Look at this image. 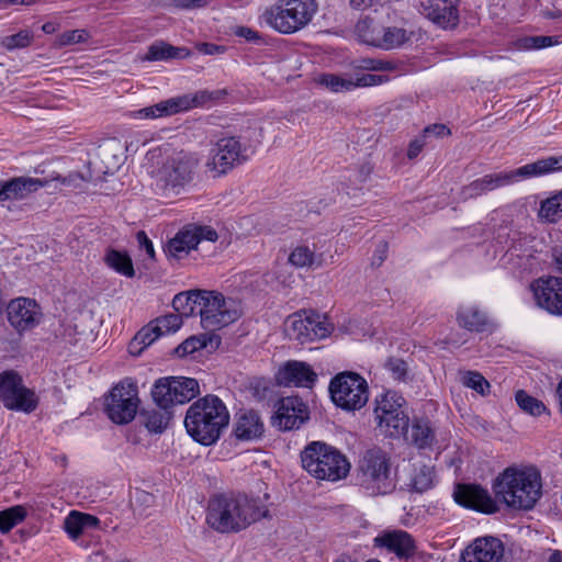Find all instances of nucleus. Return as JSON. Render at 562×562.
<instances>
[{
    "instance_id": "nucleus-4",
    "label": "nucleus",
    "mask_w": 562,
    "mask_h": 562,
    "mask_svg": "<svg viewBox=\"0 0 562 562\" xmlns=\"http://www.w3.org/2000/svg\"><path fill=\"white\" fill-rule=\"evenodd\" d=\"M228 423V409L223 401L215 395L199 398L188 408L184 418L188 434L203 446L216 442Z\"/></svg>"
},
{
    "instance_id": "nucleus-17",
    "label": "nucleus",
    "mask_w": 562,
    "mask_h": 562,
    "mask_svg": "<svg viewBox=\"0 0 562 562\" xmlns=\"http://www.w3.org/2000/svg\"><path fill=\"white\" fill-rule=\"evenodd\" d=\"M7 319L10 326L22 336L42 323L43 312L35 300L21 296L9 302Z\"/></svg>"
},
{
    "instance_id": "nucleus-46",
    "label": "nucleus",
    "mask_w": 562,
    "mask_h": 562,
    "mask_svg": "<svg viewBox=\"0 0 562 562\" xmlns=\"http://www.w3.org/2000/svg\"><path fill=\"white\" fill-rule=\"evenodd\" d=\"M32 41L33 34L27 30H23L16 34L4 36L1 40V45L8 50H13L30 46Z\"/></svg>"
},
{
    "instance_id": "nucleus-38",
    "label": "nucleus",
    "mask_w": 562,
    "mask_h": 562,
    "mask_svg": "<svg viewBox=\"0 0 562 562\" xmlns=\"http://www.w3.org/2000/svg\"><path fill=\"white\" fill-rule=\"evenodd\" d=\"M515 400L519 408L531 416H540L547 412V406L540 400L524 390L516 392Z\"/></svg>"
},
{
    "instance_id": "nucleus-41",
    "label": "nucleus",
    "mask_w": 562,
    "mask_h": 562,
    "mask_svg": "<svg viewBox=\"0 0 562 562\" xmlns=\"http://www.w3.org/2000/svg\"><path fill=\"white\" fill-rule=\"evenodd\" d=\"M380 27L372 20L363 19L356 24V33L362 43L378 47Z\"/></svg>"
},
{
    "instance_id": "nucleus-23",
    "label": "nucleus",
    "mask_w": 562,
    "mask_h": 562,
    "mask_svg": "<svg viewBox=\"0 0 562 562\" xmlns=\"http://www.w3.org/2000/svg\"><path fill=\"white\" fill-rule=\"evenodd\" d=\"M317 374L310 364L301 361H289L279 370L278 381L285 386L312 387Z\"/></svg>"
},
{
    "instance_id": "nucleus-32",
    "label": "nucleus",
    "mask_w": 562,
    "mask_h": 562,
    "mask_svg": "<svg viewBox=\"0 0 562 562\" xmlns=\"http://www.w3.org/2000/svg\"><path fill=\"white\" fill-rule=\"evenodd\" d=\"M106 265L127 278H132L135 274L133 262L131 257L126 252H122L115 249L108 250L105 255Z\"/></svg>"
},
{
    "instance_id": "nucleus-11",
    "label": "nucleus",
    "mask_w": 562,
    "mask_h": 562,
    "mask_svg": "<svg viewBox=\"0 0 562 562\" xmlns=\"http://www.w3.org/2000/svg\"><path fill=\"white\" fill-rule=\"evenodd\" d=\"M405 400L395 391H386L374 400V418L381 432L397 437L408 427V416L403 406Z\"/></svg>"
},
{
    "instance_id": "nucleus-42",
    "label": "nucleus",
    "mask_w": 562,
    "mask_h": 562,
    "mask_svg": "<svg viewBox=\"0 0 562 562\" xmlns=\"http://www.w3.org/2000/svg\"><path fill=\"white\" fill-rule=\"evenodd\" d=\"M172 417L169 408L153 409L146 413L145 426L149 431L162 432Z\"/></svg>"
},
{
    "instance_id": "nucleus-25",
    "label": "nucleus",
    "mask_w": 562,
    "mask_h": 562,
    "mask_svg": "<svg viewBox=\"0 0 562 562\" xmlns=\"http://www.w3.org/2000/svg\"><path fill=\"white\" fill-rule=\"evenodd\" d=\"M234 431L238 439L255 440L263 435L265 425L256 411H240L236 415Z\"/></svg>"
},
{
    "instance_id": "nucleus-6",
    "label": "nucleus",
    "mask_w": 562,
    "mask_h": 562,
    "mask_svg": "<svg viewBox=\"0 0 562 562\" xmlns=\"http://www.w3.org/2000/svg\"><path fill=\"white\" fill-rule=\"evenodd\" d=\"M301 462L312 476L331 482L346 477L350 470V463L339 450L321 441L306 446Z\"/></svg>"
},
{
    "instance_id": "nucleus-13",
    "label": "nucleus",
    "mask_w": 562,
    "mask_h": 562,
    "mask_svg": "<svg viewBox=\"0 0 562 562\" xmlns=\"http://www.w3.org/2000/svg\"><path fill=\"white\" fill-rule=\"evenodd\" d=\"M200 393L195 379L168 376L159 379L151 391L155 403L160 408H170L176 404L190 402Z\"/></svg>"
},
{
    "instance_id": "nucleus-54",
    "label": "nucleus",
    "mask_w": 562,
    "mask_h": 562,
    "mask_svg": "<svg viewBox=\"0 0 562 562\" xmlns=\"http://www.w3.org/2000/svg\"><path fill=\"white\" fill-rule=\"evenodd\" d=\"M385 368L392 373L394 379H402L406 374L407 368L405 361L398 358H390L385 362Z\"/></svg>"
},
{
    "instance_id": "nucleus-57",
    "label": "nucleus",
    "mask_w": 562,
    "mask_h": 562,
    "mask_svg": "<svg viewBox=\"0 0 562 562\" xmlns=\"http://www.w3.org/2000/svg\"><path fill=\"white\" fill-rule=\"evenodd\" d=\"M53 180L58 181L65 187L79 188L83 181V177L80 173H69L66 177L56 176Z\"/></svg>"
},
{
    "instance_id": "nucleus-45",
    "label": "nucleus",
    "mask_w": 562,
    "mask_h": 562,
    "mask_svg": "<svg viewBox=\"0 0 562 562\" xmlns=\"http://www.w3.org/2000/svg\"><path fill=\"white\" fill-rule=\"evenodd\" d=\"M315 260L314 251L307 246H297L289 257V261L297 268H311Z\"/></svg>"
},
{
    "instance_id": "nucleus-2",
    "label": "nucleus",
    "mask_w": 562,
    "mask_h": 562,
    "mask_svg": "<svg viewBox=\"0 0 562 562\" xmlns=\"http://www.w3.org/2000/svg\"><path fill=\"white\" fill-rule=\"evenodd\" d=\"M269 510L259 499L244 495L216 496L207 508V525L222 533L238 532L257 520L267 517Z\"/></svg>"
},
{
    "instance_id": "nucleus-8",
    "label": "nucleus",
    "mask_w": 562,
    "mask_h": 562,
    "mask_svg": "<svg viewBox=\"0 0 562 562\" xmlns=\"http://www.w3.org/2000/svg\"><path fill=\"white\" fill-rule=\"evenodd\" d=\"M362 485L370 495H385L395 490L396 475L390 457L380 448L368 450L361 461Z\"/></svg>"
},
{
    "instance_id": "nucleus-61",
    "label": "nucleus",
    "mask_w": 562,
    "mask_h": 562,
    "mask_svg": "<svg viewBox=\"0 0 562 562\" xmlns=\"http://www.w3.org/2000/svg\"><path fill=\"white\" fill-rule=\"evenodd\" d=\"M431 485V476L429 474H425L424 472L420 475H416L414 477V487L423 492L429 488Z\"/></svg>"
},
{
    "instance_id": "nucleus-39",
    "label": "nucleus",
    "mask_w": 562,
    "mask_h": 562,
    "mask_svg": "<svg viewBox=\"0 0 562 562\" xmlns=\"http://www.w3.org/2000/svg\"><path fill=\"white\" fill-rule=\"evenodd\" d=\"M183 48L173 47L166 43H155L149 46L148 52L146 54L147 60H167L172 58H181L184 55Z\"/></svg>"
},
{
    "instance_id": "nucleus-29",
    "label": "nucleus",
    "mask_w": 562,
    "mask_h": 562,
    "mask_svg": "<svg viewBox=\"0 0 562 562\" xmlns=\"http://www.w3.org/2000/svg\"><path fill=\"white\" fill-rule=\"evenodd\" d=\"M510 269L521 273H531L539 267V261L532 250L522 249L521 245H514L505 255Z\"/></svg>"
},
{
    "instance_id": "nucleus-7",
    "label": "nucleus",
    "mask_w": 562,
    "mask_h": 562,
    "mask_svg": "<svg viewBox=\"0 0 562 562\" xmlns=\"http://www.w3.org/2000/svg\"><path fill=\"white\" fill-rule=\"evenodd\" d=\"M317 11L315 0H276L261 14L262 21L282 34H293L306 26Z\"/></svg>"
},
{
    "instance_id": "nucleus-56",
    "label": "nucleus",
    "mask_w": 562,
    "mask_h": 562,
    "mask_svg": "<svg viewBox=\"0 0 562 562\" xmlns=\"http://www.w3.org/2000/svg\"><path fill=\"white\" fill-rule=\"evenodd\" d=\"M234 34L250 43H259L261 41V35L257 31L247 26H236Z\"/></svg>"
},
{
    "instance_id": "nucleus-35",
    "label": "nucleus",
    "mask_w": 562,
    "mask_h": 562,
    "mask_svg": "<svg viewBox=\"0 0 562 562\" xmlns=\"http://www.w3.org/2000/svg\"><path fill=\"white\" fill-rule=\"evenodd\" d=\"M408 40L407 33L402 27H380L378 47L393 49Z\"/></svg>"
},
{
    "instance_id": "nucleus-22",
    "label": "nucleus",
    "mask_w": 562,
    "mask_h": 562,
    "mask_svg": "<svg viewBox=\"0 0 562 562\" xmlns=\"http://www.w3.org/2000/svg\"><path fill=\"white\" fill-rule=\"evenodd\" d=\"M374 546L385 548L400 559H411L416 553L414 538L404 530H386L374 538Z\"/></svg>"
},
{
    "instance_id": "nucleus-48",
    "label": "nucleus",
    "mask_w": 562,
    "mask_h": 562,
    "mask_svg": "<svg viewBox=\"0 0 562 562\" xmlns=\"http://www.w3.org/2000/svg\"><path fill=\"white\" fill-rule=\"evenodd\" d=\"M90 38V34L87 30H71L59 34L56 38V45L58 47L86 43Z\"/></svg>"
},
{
    "instance_id": "nucleus-3",
    "label": "nucleus",
    "mask_w": 562,
    "mask_h": 562,
    "mask_svg": "<svg viewBox=\"0 0 562 562\" xmlns=\"http://www.w3.org/2000/svg\"><path fill=\"white\" fill-rule=\"evenodd\" d=\"M148 173L155 180L156 186L167 193H180L189 184L200 165V157L191 151H170L154 149L148 153Z\"/></svg>"
},
{
    "instance_id": "nucleus-5",
    "label": "nucleus",
    "mask_w": 562,
    "mask_h": 562,
    "mask_svg": "<svg viewBox=\"0 0 562 562\" xmlns=\"http://www.w3.org/2000/svg\"><path fill=\"white\" fill-rule=\"evenodd\" d=\"M560 169H562V156H552L527 164L514 170L488 173L462 187L460 199L462 201L475 199L496 189L510 186L519 180L542 176Z\"/></svg>"
},
{
    "instance_id": "nucleus-59",
    "label": "nucleus",
    "mask_w": 562,
    "mask_h": 562,
    "mask_svg": "<svg viewBox=\"0 0 562 562\" xmlns=\"http://www.w3.org/2000/svg\"><path fill=\"white\" fill-rule=\"evenodd\" d=\"M136 239L138 241V245L142 249L146 251V254L150 257H155V250L151 240L148 238L145 232L139 231L136 234Z\"/></svg>"
},
{
    "instance_id": "nucleus-27",
    "label": "nucleus",
    "mask_w": 562,
    "mask_h": 562,
    "mask_svg": "<svg viewBox=\"0 0 562 562\" xmlns=\"http://www.w3.org/2000/svg\"><path fill=\"white\" fill-rule=\"evenodd\" d=\"M459 326L470 330L482 333L490 326L487 315L475 305H462L457 312Z\"/></svg>"
},
{
    "instance_id": "nucleus-1",
    "label": "nucleus",
    "mask_w": 562,
    "mask_h": 562,
    "mask_svg": "<svg viewBox=\"0 0 562 562\" xmlns=\"http://www.w3.org/2000/svg\"><path fill=\"white\" fill-rule=\"evenodd\" d=\"M495 498L475 484L458 485L454 501L467 508L484 514L498 512L497 501L516 510H530L542 494V479L535 467H508L493 482Z\"/></svg>"
},
{
    "instance_id": "nucleus-53",
    "label": "nucleus",
    "mask_w": 562,
    "mask_h": 562,
    "mask_svg": "<svg viewBox=\"0 0 562 562\" xmlns=\"http://www.w3.org/2000/svg\"><path fill=\"white\" fill-rule=\"evenodd\" d=\"M389 81V77L386 75H356L353 77L355 89L360 87H374Z\"/></svg>"
},
{
    "instance_id": "nucleus-31",
    "label": "nucleus",
    "mask_w": 562,
    "mask_h": 562,
    "mask_svg": "<svg viewBox=\"0 0 562 562\" xmlns=\"http://www.w3.org/2000/svg\"><path fill=\"white\" fill-rule=\"evenodd\" d=\"M202 290H191L178 293L172 300V306L179 315L189 316L196 312Z\"/></svg>"
},
{
    "instance_id": "nucleus-20",
    "label": "nucleus",
    "mask_w": 562,
    "mask_h": 562,
    "mask_svg": "<svg viewBox=\"0 0 562 562\" xmlns=\"http://www.w3.org/2000/svg\"><path fill=\"white\" fill-rule=\"evenodd\" d=\"M308 419V408L297 396L281 398L277 406L273 424L282 430L300 428Z\"/></svg>"
},
{
    "instance_id": "nucleus-49",
    "label": "nucleus",
    "mask_w": 562,
    "mask_h": 562,
    "mask_svg": "<svg viewBox=\"0 0 562 562\" xmlns=\"http://www.w3.org/2000/svg\"><path fill=\"white\" fill-rule=\"evenodd\" d=\"M559 44L557 36H528L520 41V47L524 49H540Z\"/></svg>"
},
{
    "instance_id": "nucleus-50",
    "label": "nucleus",
    "mask_w": 562,
    "mask_h": 562,
    "mask_svg": "<svg viewBox=\"0 0 562 562\" xmlns=\"http://www.w3.org/2000/svg\"><path fill=\"white\" fill-rule=\"evenodd\" d=\"M353 68L361 69V70H370V71H382V70H392V69H394V66L389 61L366 57V58H359V59L355 60Z\"/></svg>"
},
{
    "instance_id": "nucleus-44",
    "label": "nucleus",
    "mask_w": 562,
    "mask_h": 562,
    "mask_svg": "<svg viewBox=\"0 0 562 562\" xmlns=\"http://www.w3.org/2000/svg\"><path fill=\"white\" fill-rule=\"evenodd\" d=\"M156 330L162 336L175 333L182 326V316L179 314H167L151 322Z\"/></svg>"
},
{
    "instance_id": "nucleus-51",
    "label": "nucleus",
    "mask_w": 562,
    "mask_h": 562,
    "mask_svg": "<svg viewBox=\"0 0 562 562\" xmlns=\"http://www.w3.org/2000/svg\"><path fill=\"white\" fill-rule=\"evenodd\" d=\"M205 346L206 341L204 338L191 336L175 349V353L178 357H186L193 353L194 351L201 350Z\"/></svg>"
},
{
    "instance_id": "nucleus-14",
    "label": "nucleus",
    "mask_w": 562,
    "mask_h": 562,
    "mask_svg": "<svg viewBox=\"0 0 562 562\" xmlns=\"http://www.w3.org/2000/svg\"><path fill=\"white\" fill-rule=\"evenodd\" d=\"M139 400L137 386L128 381L116 384L105 398V412L115 424L132 422L137 413Z\"/></svg>"
},
{
    "instance_id": "nucleus-62",
    "label": "nucleus",
    "mask_w": 562,
    "mask_h": 562,
    "mask_svg": "<svg viewBox=\"0 0 562 562\" xmlns=\"http://www.w3.org/2000/svg\"><path fill=\"white\" fill-rule=\"evenodd\" d=\"M198 49H199V52H201L205 55H215V54H221L224 52L223 46H218V45L211 44V43H201L198 46Z\"/></svg>"
},
{
    "instance_id": "nucleus-52",
    "label": "nucleus",
    "mask_w": 562,
    "mask_h": 562,
    "mask_svg": "<svg viewBox=\"0 0 562 562\" xmlns=\"http://www.w3.org/2000/svg\"><path fill=\"white\" fill-rule=\"evenodd\" d=\"M209 4L207 0H166L162 2V7L167 9H179V10H196L205 8Z\"/></svg>"
},
{
    "instance_id": "nucleus-30",
    "label": "nucleus",
    "mask_w": 562,
    "mask_h": 562,
    "mask_svg": "<svg viewBox=\"0 0 562 562\" xmlns=\"http://www.w3.org/2000/svg\"><path fill=\"white\" fill-rule=\"evenodd\" d=\"M38 397L35 392L23 385L14 394L13 398L7 402L5 408L30 414L37 408Z\"/></svg>"
},
{
    "instance_id": "nucleus-9",
    "label": "nucleus",
    "mask_w": 562,
    "mask_h": 562,
    "mask_svg": "<svg viewBox=\"0 0 562 562\" xmlns=\"http://www.w3.org/2000/svg\"><path fill=\"white\" fill-rule=\"evenodd\" d=\"M198 314L203 328L216 330L237 321L241 316V305L235 299L225 297L221 292L202 290Z\"/></svg>"
},
{
    "instance_id": "nucleus-40",
    "label": "nucleus",
    "mask_w": 562,
    "mask_h": 562,
    "mask_svg": "<svg viewBox=\"0 0 562 562\" xmlns=\"http://www.w3.org/2000/svg\"><path fill=\"white\" fill-rule=\"evenodd\" d=\"M26 517V509L21 505L0 512V533L9 532Z\"/></svg>"
},
{
    "instance_id": "nucleus-60",
    "label": "nucleus",
    "mask_w": 562,
    "mask_h": 562,
    "mask_svg": "<svg viewBox=\"0 0 562 562\" xmlns=\"http://www.w3.org/2000/svg\"><path fill=\"white\" fill-rule=\"evenodd\" d=\"M425 139L426 138H424L422 135L420 137H417L409 143L408 150H407V157L409 159H414L419 155V153L423 150V148L426 144Z\"/></svg>"
},
{
    "instance_id": "nucleus-58",
    "label": "nucleus",
    "mask_w": 562,
    "mask_h": 562,
    "mask_svg": "<svg viewBox=\"0 0 562 562\" xmlns=\"http://www.w3.org/2000/svg\"><path fill=\"white\" fill-rule=\"evenodd\" d=\"M448 135H450V130L443 124H434V125L427 126L423 133L424 138H427L430 136L442 138Z\"/></svg>"
},
{
    "instance_id": "nucleus-19",
    "label": "nucleus",
    "mask_w": 562,
    "mask_h": 562,
    "mask_svg": "<svg viewBox=\"0 0 562 562\" xmlns=\"http://www.w3.org/2000/svg\"><path fill=\"white\" fill-rule=\"evenodd\" d=\"M419 12L443 29H453L459 23L458 0H418Z\"/></svg>"
},
{
    "instance_id": "nucleus-24",
    "label": "nucleus",
    "mask_w": 562,
    "mask_h": 562,
    "mask_svg": "<svg viewBox=\"0 0 562 562\" xmlns=\"http://www.w3.org/2000/svg\"><path fill=\"white\" fill-rule=\"evenodd\" d=\"M46 184L45 180L23 176L0 181V201L23 200Z\"/></svg>"
},
{
    "instance_id": "nucleus-43",
    "label": "nucleus",
    "mask_w": 562,
    "mask_h": 562,
    "mask_svg": "<svg viewBox=\"0 0 562 562\" xmlns=\"http://www.w3.org/2000/svg\"><path fill=\"white\" fill-rule=\"evenodd\" d=\"M462 384L469 389L476 391L481 395L488 393V381L477 371H464L460 373Z\"/></svg>"
},
{
    "instance_id": "nucleus-33",
    "label": "nucleus",
    "mask_w": 562,
    "mask_h": 562,
    "mask_svg": "<svg viewBox=\"0 0 562 562\" xmlns=\"http://www.w3.org/2000/svg\"><path fill=\"white\" fill-rule=\"evenodd\" d=\"M412 442L419 449L431 447L435 440V432L428 420H416L411 429Z\"/></svg>"
},
{
    "instance_id": "nucleus-37",
    "label": "nucleus",
    "mask_w": 562,
    "mask_h": 562,
    "mask_svg": "<svg viewBox=\"0 0 562 562\" xmlns=\"http://www.w3.org/2000/svg\"><path fill=\"white\" fill-rule=\"evenodd\" d=\"M23 385V380L16 372L4 371L0 373V396L3 401V405L12 400L14 394Z\"/></svg>"
},
{
    "instance_id": "nucleus-16",
    "label": "nucleus",
    "mask_w": 562,
    "mask_h": 562,
    "mask_svg": "<svg viewBox=\"0 0 562 562\" xmlns=\"http://www.w3.org/2000/svg\"><path fill=\"white\" fill-rule=\"evenodd\" d=\"M211 99L207 91H199L194 94H183L160 101L154 105L131 112V117L153 120L170 116L195 106L203 105Z\"/></svg>"
},
{
    "instance_id": "nucleus-34",
    "label": "nucleus",
    "mask_w": 562,
    "mask_h": 562,
    "mask_svg": "<svg viewBox=\"0 0 562 562\" xmlns=\"http://www.w3.org/2000/svg\"><path fill=\"white\" fill-rule=\"evenodd\" d=\"M318 83L331 92H347L355 90L353 77L336 74H323L317 79Z\"/></svg>"
},
{
    "instance_id": "nucleus-55",
    "label": "nucleus",
    "mask_w": 562,
    "mask_h": 562,
    "mask_svg": "<svg viewBox=\"0 0 562 562\" xmlns=\"http://www.w3.org/2000/svg\"><path fill=\"white\" fill-rule=\"evenodd\" d=\"M192 231L198 235V244L201 240L215 241L217 239V233L210 226H191Z\"/></svg>"
},
{
    "instance_id": "nucleus-15",
    "label": "nucleus",
    "mask_w": 562,
    "mask_h": 562,
    "mask_svg": "<svg viewBox=\"0 0 562 562\" xmlns=\"http://www.w3.org/2000/svg\"><path fill=\"white\" fill-rule=\"evenodd\" d=\"M246 147L236 137L218 139L210 149L205 168L213 177L227 173L234 167L246 161Z\"/></svg>"
},
{
    "instance_id": "nucleus-12",
    "label": "nucleus",
    "mask_w": 562,
    "mask_h": 562,
    "mask_svg": "<svg viewBox=\"0 0 562 562\" xmlns=\"http://www.w3.org/2000/svg\"><path fill=\"white\" fill-rule=\"evenodd\" d=\"M285 333L290 339L304 345L328 337L334 326L326 315L314 311H299L285 319Z\"/></svg>"
},
{
    "instance_id": "nucleus-64",
    "label": "nucleus",
    "mask_w": 562,
    "mask_h": 562,
    "mask_svg": "<svg viewBox=\"0 0 562 562\" xmlns=\"http://www.w3.org/2000/svg\"><path fill=\"white\" fill-rule=\"evenodd\" d=\"M38 0H0V5L9 7V5H31Z\"/></svg>"
},
{
    "instance_id": "nucleus-36",
    "label": "nucleus",
    "mask_w": 562,
    "mask_h": 562,
    "mask_svg": "<svg viewBox=\"0 0 562 562\" xmlns=\"http://www.w3.org/2000/svg\"><path fill=\"white\" fill-rule=\"evenodd\" d=\"M161 335L156 330L153 323L144 326L133 338L130 344L128 350L132 355L137 356L142 350L150 346Z\"/></svg>"
},
{
    "instance_id": "nucleus-63",
    "label": "nucleus",
    "mask_w": 562,
    "mask_h": 562,
    "mask_svg": "<svg viewBox=\"0 0 562 562\" xmlns=\"http://www.w3.org/2000/svg\"><path fill=\"white\" fill-rule=\"evenodd\" d=\"M376 2L378 0H350V5L356 10H364Z\"/></svg>"
},
{
    "instance_id": "nucleus-18",
    "label": "nucleus",
    "mask_w": 562,
    "mask_h": 562,
    "mask_svg": "<svg viewBox=\"0 0 562 562\" xmlns=\"http://www.w3.org/2000/svg\"><path fill=\"white\" fill-rule=\"evenodd\" d=\"M530 286L539 307L562 315V278H539Z\"/></svg>"
},
{
    "instance_id": "nucleus-28",
    "label": "nucleus",
    "mask_w": 562,
    "mask_h": 562,
    "mask_svg": "<svg viewBox=\"0 0 562 562\" xmlns=\"http://www.w3.org/2000/svg\"><path fill=\"white\" fill-rule=\"evenodd\" d=\"M196 236L191 226L182 228L168 241L166 254L177 259L186 257L192 249L196 248Z\"/></svg>"
},
{
    "instance_id": "nucleus-21",
    "label": "nucleus",
    "mask_w": 562,
    "mask_h": 562,
    "mask_svg": "<svg viewBox=\"0 0 562 562\" xmlns=\"http://www.w3.org/2000/svg\"><path fill=\"white\" fill-rule=\"evenodd\" d=\"M504 555L503 542L492 536L473 540L462 552L460 562H499Z\"/></svg>"
},
{
    "instance_id": "nucleus-10",
    "label": "nucleus",
    "mask_w": 562,
    "mask_h": 562,
    "mask_svg": "<svg viewBox=\"0 0 562 562\" xmlns=\"http://www.w3.org/2000/svg\"><path fill=\"white\" fill-rule=\"evenodd\" d=\"M333 402L345 411H358L369 400V386L364 378L356 372L338 373L329 383Z\"/></svg>"
},
{
    "instance_id": "nucleus-26",
    "label": "nucleus",
    "mask_w": 562,
    "mask_h": 562,
    "mask_svg": "<svg viewBox=\"0 0 562 562\" xmlns=\"http://www.w3.org/2000/svg\"><path fill=\"white\" fill-rule=\"evenodd\" d=\"M99 525L100 520L98 517L77 510H71L64 519V529L74 541H78L80 537L98 529Z\"/></svg>"
},
{
    "instance_id": "nucleus-47",
    "label": "nucleus",
    "mask_w": 562,
    "mask_h": 562,
    "mask_svg": "<svg viewBox=\"0 0 562 562\" xmlns=\"http://www.w3.org/2000/svg\"><path fill=\"white\" fill-rule=\"evenodd\" d=\"M539 214L549 222L555 223L561 220V202L558 201V194L547 199L541 203Z\"/></svg>"
}]
</instances>
